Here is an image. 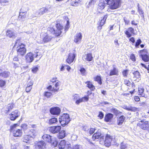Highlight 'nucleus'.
I'll return each mask as SVG.
<instances>
[{
  "label": "nucleus",
  "instance_id": "obj_1",
  "mask_svg": "<svg viewBox=\"0 0 149 149\" xmlns=\"http://www.w3.org/2000/svg\"><path fill=\"white\" fill-rule=\"evenodd\" d=\"M107 4L111 9H115L119 8L121 5V0H105Z\"/></svg>",
  "mask_w": 149,
  "mask_h": 149
},
{
  "label": "nucleus",
  "instance_id": "obj_2",
  "mask_svg": "<svg viewBox=\"0 0 149 149\" xmlns=\"http://www.w3.org/2000/svg\"><path fill=\"white\" fill-rule=\"evenodd\" d=\"M42 56H41L38 52H37L35 54H33L31 52H29L26 55L25 58L26 62L27 63H30L33 61L34 57L38 58L40 57L38 60H39Z\"/></svg>",
  "mask_w": 149,
  "mask_h": 149
},
{
  "label": "nucleus",
  "instance_id": "obj_3",
  "mask_svg": "<svg viewBox=\"0 0 149 149\" xmlns=\"http://www.w3.org/2000/svg\"><path fill=\"white\" fill-rule=\"evenodd\" d=\"M52 7L51 6L43 7L40 8L38 11L35 13L34 17L40 16L45 13H48L52 11Z\"/></svg>",
  "mask_w": 149,
  "mask_h": 149
},
{
  "label": "nucleus",
  "instance_id": "obj_4",
  "mask_svg": "<svg viewBox=\"0 0 149 149\" xmlns=\"http://www.w3.org/2000/svg\"><path fill=\"white\" fill-rule=\"evenodd\" d=\"M17 125V124H14L13 125L11 126L10 131L13 132L14 136H21L22 135V132L21 130L15 128Z\"/></svg>",
  "mask_w": 149,
  "mask_h": 149
},
{
  "label": "nucleus",
  "instance_id": "obj_5",
  "mask_svg": "<svg viewBox=\"0 0 149 149\" xmlns=\"http://www.w3.org/2000/svg\"><path fill=\"white\" fill-rule=\"evenodd\" d=\"M59 121L63 126L67 124L70 120L69 115L68 114H64L59 118Z\"/></svg>",
  "mask_w": 149,
  "mask_h": 149
},
{
  "label": "nucleus",
  "instance_id": "obj_6",
  "mask_svg": "<svg viewBox=\"0 0 149 149\" xmlns=\"http://www.w3.org/2000/svg\"><path fill=\"white\" fill-rule=\"evenodd\" d=\"M20 115V113L17 110L12 112L9 114L8 117L11 120H15Z\"/></svg>",
  "mask_w": 149,
  "mask_h": 149
},
{
  "label": "nucleus",
  "instance_id": "obj_7",
  "mask_svg": "<svg viewBox=\"0 0 149 149\" xmlns=\"http://www.w3.org/2000/svg\"><path fill=\"white\" fill-rule=\"evenodd\" d=\"M113 139L112 136L107 134L105 136V140L104 141L105 146L108 147L110 146Z\"/></svg>",
  "mask_w": 149,
  "mask_h": 149
},
{
  "label": "nucleus",
  "instance_id": "obj_8",
  "mask_svg": "<svg viewBox=\"0 0 149 149\" xmlns=\"http://www.w3.org/2000/svg\"><path fill=\"white\" fill-rule=\"evenodd\" d=\"M61 129V127L60 126H52L49 128V131L53 134L59 132Z\"/></svg>",
  "mask_w": 149,
  "mask_h": 149
},
{
  "label": "nucleus",
  "instance_id": "obj_9",
  "mask_svg": "<svg viewBox=\"0 0 149 149\" xmlns=\"http://www.w3.org/2000/svg\"><path fill=\"white\" fill-rule=\"evenodd\" d=\"M75 52V51H74V52L70 53L68 58L66 60V62L69 64L71 63L74 61L76 56V54L74 53Z\"/></svg>",
  "mask_w": 149,
  "mask_h": 149
},
{
  "label": "nucleus",
  "instance_id": "obj_10",
  "mask_svg": "<svg viewBox=\"0 0 149 149\" xmlns=\"http://www.w3.org/2000/svg\"><path fill=\"white\" fill-rule=\"evenodd\" d=\"M142 123L139 124V126L141 128L144 130L148 129L149 127V121H146L141 120Z\"/></svg>",
  "mask_w": 149,
  "mask_h": 149
},
{
  "label": "nucleus",
  "instance_id": "obj_11",
  "mask_svg": "<svg viewBox=\"0 0 149 149\" xmlns=\"http://www.w3.org/2000/svg\"><path fill=\"white\" fill-rule=\"evenodd\" d=\"M56 31L57 33H56V36H59L62 32V30L63 29V26L59 23H57L56 24Z\"/></svg>",
  "mask_w": 149,
  "mask_h": 149
},
{
  "label": "nucleus",
  "instance_id": "obj_12",
  "mask_svg": "<svg viewBox=\"0 0 149 149\" xmlns=\"http://www.w3.org/2000/svg\"><path fill=\"white\" fill-rule=\"evenodd\" d=\"M82 38V34L81 33H77L74 36V40L76 43H80Z\"/></svg>",
  "mask_w": 149,
  "mask_h": 149
},
{
  "label": "nucleus",
  "instance_id": "obj_13",
  "mask_svg": "<svg viewBox=\"0 0 149 149\" xmlns=\"http://www.w3.org/2000/svg\"><path fill=\"white\" fill-rule=\"evenodd\" d=\"M61 110L58 107L52 108L50 109V113L54 115H58L59 114Z\"/></svg>",
  "mask_w": 149,
  "mask_h": 149
},
{
  "label": "nucleus",
  "instance_id": "obj_14",
  "mask_svg": "<svg viewBox=\"0 0 149 149\" xmlns=\"http://www.w3.org/2000/svg\"><path fill=\"white\" fill-rule=\"evenodd\" d=\"M52 39L51 37L49 35L45 34L42 38V40L39 42L40 43H43L48 42L50 41Z\"/></svg>",
  "mask_w": 149,
  "mask_h": 149
},
{
  "label": "nucleus",
  "instance_id": "obj_15",
  "mask_svg": "<svg viewBox=\"0 0 149 149\" xmlns=\"http://www.w3.org/2000/svg\"><path fill=\"white\" fill-rule=\"evenodd\" d=\"M45 143L43 141H40L36 144L34 149H42L45 146Z\"/></svg>",
  "mask_w": 149,
  "mask_h": 149
},
{
  "label": "nucleus",
  "instance_id": "obj_16",
  "mask_svg": "<svg viewBox=\"0 0 149 149\" xmlns=\"http://www.w3.org/2000/svg\"><path fill=\"white\" fill-rule=\"evenodd\" d=\"M19 40H17L14 45V46H17V50L23 49V48H25V45L23 43L19 42Z\"/></svg>",
  "mask_w": 149,
  "mask_h": 149
},
{
  "label": "nucleus",
  "instance_id": "obj_17",
  "mask_svg": "<svg viewBox=\"0 0 149 149\" xmlns=\"http://www.w3.org/2000/svg\"><path fill=\"white\" fill-rule=\"evenodd\" d=\"M102 135L100 132H99L95 133L92 136V139L93 140H95L96 139H97L100 138V139H104V136H101Z\"/></svg>",
  "mask_w": 149,
  "mask_h": 149
},
{
  "label": "nucleus",
  "instance_id": "obj_18",
  "mask_svg": "<svg viewBox=\"0 0 149 149\" xmlns=\"http://www.w3.org/2000/svg\"><path fill=\"white\" fill-rule=\"evenodd\" d=\"M83 59L88 61H91L93 59L92 54L88 53L84 55L82 57Z\"/></svg>",
  "mask_w": 149,
  "mask_h": 149
},
{
  "label": "nucleus",
  "instance_id": "obj_19",
  "mask_svg": "<svg viewBox=\"0 0 149 149\" xmlns=\"http://www.w3.org/2000/svg\"><path fill=\"white\" fill-rule=\"evenodd\" d=\"M118 70L116 68L114 67L112 69L110 70L109 75L110 76L118 75Z\"/></svg>",
  "mask_w": 149,
  "mask_h": 149
},
{
  "label": "nucleus",
  "instance_id": "obj_20",
  "mask_svg": "<svg viewBox=\"0 0 149 149\" xmlns=\"http://www.w3.org/2000/svg\"><path fill=\"white\" fill-rule=\"evenodd\" d=\"M30 137L33 138L34 136L36 135V132L35 130H28L27 131V133H25Z\"/></svg>",
  "mask_w": 149,
  "mask_h": 149
},
{
  "label": "nucleus",
  "instance_id": "obj_21",
  "mask_svg": "<svg viewBox=\"0 0 149 149\" xmlns=\"http://www.w3.org/2000/svg\"><path fill=\"white\" fill-rule=\"evenodd\" d=\"M33 84V81H30L27 84V87L26 88V92H29L32 88V86Z\"/></svg>",
  "mask_w": 149,
  "mask_h": 149
},
{
  "label": "nucleus",
  "instance_id": "obj_22",
  "mask_svg": "<svg viewBox=\"0 0 149 149\" xmlns=\"http://www.w3.org/2000/svg\"><path fill=\"white\" fill-rule=\"evenodd\" d=\"M7 36L10 38H14L16 36V34L12 31L10 30H8L6 33Z\"/></svg>",
  "mask_w": 149,
  "mask_h": 149
},
{
  "label": "nucleus",
  "instance_id": "obj_23",
  "mask_svg": "<svg viewBox=\"0 0 149 149\" xmlns=\"http://www.w3.org/2000/svg\"><path fill=\"white\" fill-rule=\"evenodd\" d=\"M43 139L48 142H50L52 141L51 138L50 136L47 134H45L42 136Z\"/></svg>",
  "mask_w": 149,
  "mask_h": 149
},
{
  "label": "nucleus",
  "instance_id": "obj_24",
  "mask_svg": "<svg viewBox=\"0 0 149 149\" xmlns=\"http://www.w3.org/2000/svg\"><path fill=\"white\" fill-rule=\"evenodd\" d=\"M9 73L7 71L2 72V70L0 69V77L4 78L7 77L9 75Z\"/></svg>",
  "mask_w": 149,
  "mask_h": 149
},
{
  "label": "nucleus",
  "instance_id": "obj_25",
  "mask_svg": "<svg viewBox=\"0 0 149 149\" xmlns=\"http://www.w3.org/2000/svg\"><path fill=\"white\" fill-rule=\"evenodd\" d=\"M79 0H71L70 3V5L74 6H77L80 3Z\"/></svg>",
  "mask_w": 149,
  "mask_h": 149
},
{
  "label": "nucleus",
  "instance_id": "obj_26",
  "mask_svg": "<svg viewBox=\"0 0 149 149\" xmlns=\"http://www.w3.org/2000/svg\"><path fill=\"white\" fill-rule=\"evenodd\" d=\"M134 75L133 78L135 80L136 79H140L141 75L140 73L138 71H134L133 72Z\"/></svg>",
  "mask_w": 149,
  "mask_h": 149
},
{
  "label": "nucleus",
  "instance_id": "obj_27",
  "mask_svg": "<svg viewBox=\"0 0 149 149\" xmlns=\"http://www.w3.org/2000/svg\"><path fill=\"white\" fill-rule=\"evenodd\" d=\"M26 14L24 13H21V12H19V15L18 16V19L19 20H23L26 17Z\"/></svg>",
  "mask_w": 149,
  "mask_h": 149
},
{
  "label": "nucleus",
  "instance_id": "obj_28",
  "mask_svg": "<svg viewBox=\"0 0 149 149\" xmlns=\"http://www.w3.org/2000/svg\"><path fill=\"white\" fill-rule=\"evenodd\" d=\"M113 115L111 113H109L107 114L105 117L104 119L106 121L108 122L113 118Z\"/></svg>",
  "mask_w": 149,
  "mask_h": 149
},
{
  "label": "nucleus",
  "instance_id": "obj_29",
  "mask_svg": "<svg viewBox=\"0 0 149 149\" xmlns=\"http://www.w3.org/2000/svg\"><path fill=\"white\" fill-rule=\"evenodd\" d=\"M87 84V86L92 91H93L95 89V86L93 85L92 83L89 81H87L85 83Z\"/></svg>",
  "mask_w": 149,
  "mask_h": 149
},
{
  "label": "nucleus",
  "instance_id": "obj_30",
  "mask_svg": "<svg viewBox=\"0 0 149 149\" xmlns=\"http://www.w3.org/2000/svg\"><path fill=\"white\" fill-rule=\"evenodd\" d=\"M125 117L124 116H121L118 119L117 124L119 125H121L124 121Z\"/></svg>",
  "mask_w": 149,
  "mask_h": 149
},
{
  "label": "nucleus",
  "instance_id": "obj_31",
  "mask_svg": "<svg viewBox=\"0 0 149 149\" xmlns=\"http://www.w3.org/2000/svg\"><path fill=\"white\" fill-rule=\"evenodd\" d=\"M29 10V8L27 6L24 5L20 9V12L21 13H27V12Z\"/></svg>",
  "mask_w": 149,
  "mask_h": 149
},
{
  "label": "nucleus",
  "instance_id": "obj_32",
  "mask_svg": "<svg viewBox=\"0 0 149 149\" xmlns=\"http://www.w3.org/2000/svg\"><path fill=\"white\" fill-rule=\"evenodd\" d=\"M14 107V104H8L6 107V109L5 111V113H7L8 112L12 110L13 108Z\"/></svg>",
  "mask_w": 149,
  "mask_h": 149
},
{
  "label": "nucleus",
  "instance_id": "obj_33",
  "mask_svg": "<svg viewBox=\"0 0 149 149\" xmlns=\"http://www.w3.org/2000/svg\"><path fill=\"white\" fill-rule=\"evenodd\" d=\"M26 52V49L25 48H23V49L17 50V52L18 55L21 56L24 55L25 54Z\"/></svg>",
  "mask_w": 149,
  "mask_h": 149
},
{
  "label": "nucleus",
  "instance_id": "obj_34",
  "mask_svg": "<svg viewBox=\"0 0 149 149\" xmlns=\"http://www.w3.org/2000/svg\"><path fill=\"white\" fill-rule=\"evenodd\" d=\"M66 142L65 140L61 141L58 145L59 148L60 149H64L65 147Z\"/></svg>",
  "mask_w": 149,
  "mask_h": 149
},
{
  "label": "nucleus",
  "instance_id": "obj_35",
  "mask_svg": "<svg viewBox=\"0 0 149 149\" xmlns=\"http://www.w3.org/2000/svg\"><path fill=\"white\" fill-rule=\"evenodd\" d=\"M105 4L104 0H100L98 4L100 8L101 9H103L105 6Z\"/></svg>",
  "mask_w": 149,
  "mask_h": 149
},
{
  "label": "nucleus",
  "instance_id": "obj_36",
  "mask_svg": "<svg viewBox=\"0 0 149 149\" xmlns=\"http://www.w3.org/2000/svg\"><path fill=\"white\" fill-rule=\"evenodd\" d=\"M108 15H105L101 19L100 22V26H103L105 23Z\"/></svg>",
  "mask_w": 149,
  "mask_h": 149
},
{
  "label": "nucleus",
  "instance_id": "obj_37",
  "mask_svg": "<svg viewBox=\"0 0 149 149\" xmlns=\"http://www.w3.org/2000/svg\"><path fill=\"white\" fill-rule=\"evenodd\" d=\"M111 111L116 116L119 114H120L121 113H122V112H120L119 111L117 110L115 108L111 109Z\"/></svg>",
  "mask_w": 149,
  "mask_h": 149
},
{
  "label": "nucleus",
  "instance_id": "obj_38",
  "mask_svg": "<svg viewBox=\"0 0 149 149\" xmlns=\"http://www.w3.org/2000/svg\"><path fill=\"white\" fill-rule=\"evenodd\" d=\"M140 56L142 59L145 62H148L149 60V58L148 56L146 54H141Z\"/></svg>",
  "mask_w": 149,
  "mask_h": 149
},
{
  "label": "nucleus",
  "instance_id": "obj_39",
  "mask_svg": "<svg viewBox=\"0 0 149 149\" xmlns=\"http://www.w3.org/2000/svg\"><path fill=\"white\" fill-rule=\"evenodd\" d=\"M65 136V132L64 130H63L61 131L59 133V135L58 136V138L62 139L64 138Z\"/></svg>",
  "mask_w": 149,
  "mask_h": 149
},
{
  "label": "nucleus",
  "instance_id": "obj_40",
  "mask_svg": "<svg viewBox=\"0 0 149 149\" xmlns=\"http://www.w3.org/2000/svg\"><path fill=\"white\" fill-rule=\"evenodd\" d=\"M144 89L143 88H138V91L139 94L141 95L142 97H146V96L145 95V94L143 93Z\"/></svg>",
  "mask_w": 149,
  "mask_h": 149
},
{
  "label": "nucleus",
  "instance_id": "obj_41",
  "mask_svg": "<svg viewBox=\"0 0 149 149\" xmlns=\"http://www.w3.org/2000/svg\"><path fill=\"white\" fill-rule=\"evenodd\" d=\"M57 121V118H52L49 120L48 123L50 125H52L56 123Z\"/></svg>",
  "mask_w": 149,
  "mask_h": 149
},
{
  "label": "nucleus",
  "instance_id": "obj_42",
  "mask_svg": "<svg viewBox=\"0 0 149 149\" xmlns=\"http://www.w3.org/2000/svg\"><path fill=\"white\" fill-rule=\"evenodd\" d=\"M30 138V137L27 134L24 135L22 138L23 141L24 142L27 143L28 141H29Z\"/></svg>",
  "mask_w": 149,
  "mask_h": 149
},
{
  "label": "nucleus",
  "instance_id": "obj_43",
  "mask_svg": "<svg viewBox=\"0 0 149 149\" xmlns=\"http://www.w3.org/2000/svg\"><path fill=\"white\" fill-rule=\"evenodd\" d=\"M97 0H91L88 3L87 7L89 8L93 6L96 2Z\"/></svg>",
  "mask_w": 149,
  "mask_h": 149
},
{
  "label": "nucleus",
  "instance_id": "obj_44",
  "mask_svg": "<svg viewBox=\"0 0 149 149\" xmlns=\"http://www.w3.org/2000/svg\"><path fill=\"white\" fill-rule=\"evenodd\" d=\"M59 85L60 84L59 82H57L56 83L55 85L56 88H53L52 91L54 92L58 91L59 89Z\"/></svg>",
  "mask_w": 149,
  "mask_h": 149
},
{
  "label": "nucleus",
  "instance_id": "obj_45",
  "mask_svg": "<svg viewBox=\"0 0 149 149\" xmlns=\"http://www.w3.org/2000/svg\"><path fill=\"white\" fill-rule=\"evenodd\" d=\"M95 81H97L100 85L102 84L101 78L100 76H97L94 79Z\"/></svg>",
  "mask_w": 149,
  "mask_h": 149
},
{
  "label": "nucleus",
  "instance_id": "obj_46",
  "mask_svg": "<svg viewBox=\"0 0 149 149\" xmlns=\"http://www.w3.org/2000/svg\"><path fill=\"white\" fill-rule=\"evenodd\" d=\"M21 127L24 130V133H27V131H28L27 130L28 128V125L26 124H23L22 125Z\"/></svg>",
  "mask_w": 149,
  "mask_h": 149
},
{
  "label": "nucleus",
  "instance_id": "obj_47",
  "mask_svg": "<svg viewBox=\"0 0 149 149\" xmlns=\"http://www.w3.org/2000/svg\"><path fill=\"white\" fill-rule=\"evenodd\" d=\"M120 149H127L128 146L127 144L122 142L120 144Z\"/></svg>",
  "mask_w": 149,
  "mask_h": 149
},
{
  "label": "nucleus",
  "instance_id": "obj_48",
  "mask_svg": "<svg viewBox=\"0 0 149 149\" xmlns=\"http://www.w3.org/2000/svg\"><path fill=\"white\" fill-rule=\"evenodd\" d=\"M125 109L128 111H136V108L132 107H126Z\"/></svg>",
  "mask_w": 149,
  "mask_h": 149
},
{
  "label": "nucleus",
  "instance_id": "obj_49",
  "mask_svg": "<svg viewBox=\"0 0 149 149\" xmlns=\"http://www.w3.org/2000/svg\"><path fill=\"white\" fill-rule=\"evenodd\" d=\"M80 71L82 75H85L86 74V70L84 68H81Z\"/></svg>",
  "mask_w": 149,
  "mask_h": 149
},
{
  "label": "nucleus",
  "instance_id": "obj_50",
  "mask_svg": "<svg viewBox=\"0 0 149 149\" xmlns=\"http://www.w3.org/2000/svg\"><path fill=\"white\" fill-rule=\"evenodd\" d=\"M50 142L52 143V146L54 147L56 146L58 143L57 141L56 140H52V141Z\"/></svg>",
  "mask_w": 149,
  "mask_h": 149
},
{
  "label": "nucleus",
  "instance_id": "obj_51",
  "mask_svg": "<svg viewBox=\"0 0 149 149\" xmlns=\"http://www.w3.org/2000/svg\"><path fill=\"white\" fill-rule=\"evenodd\" d=\"M141 41L140 39L138 40L136 43L135 47L137 48L139 47V45L141 43Z\"/></svg>",
  "mask_w": 149,
  "mask_h": 149
},
{
  "label": "nucleus",
  "instance_id": "obj_52",
  "mask_svg": "<svg viewBox=\"0 0 149 149\" xmlns=\"http://www.w3.org/2000/svg\"><path fill=\"white\" fill-rule=\"evenodd\" d=\"M128 70H124L122 72V74L124 77H127V74H128Z\"/></svg>",
  "mask_w": 149,
  "mask_h": 149
},
{
  "label": "nucleus",
  "instance_id": "obj_53",
  "mask_svg": "<svg viewBox=\"0 0 149 149\" xmlns=\"http://www.w3.org/2000/svg\"><path fill=\"white\" fill-rule=\"evenodd\" d=\"M138 11L140 14H143V11L142 9L139 7V4L138 3Z\"/></svg>",
  "mask_w": 149,
  "mask_h": 149
},
{
  "label": "nucleus",
  "instance_id": "obj_54",
  "mask_svg": "<svg viewBox=\"0 0 149 149\" xmlns=\"http://www.w3.org/2000/svg\"><path fill=\"white\" fill-rule=\"evenodd\" d=\"M52 93L50 92H45L44 95L45 96L47 97H49L52 95Z\"/></svg>",
  "mask_w": 149,
  "mask_h": 149
},
{
  "label": "nucleus",
  "instance_id": "obj_55",
  "mask_svg": "<svg viewBox=\"0 0 149 149\" xmlns=\"http://www.w3.org/2000/svg\"><path fill=\"white\" fill-rule=\"evenodd\" d=\"M50 31L51 33L53 34H54L56 36V33H57L56 30L53 29V28H50L49 30Z\"/></svg>",
  "mask_w": 149,
  "mask_h": 149
},
{
  "label": "nucleus",
  "instance_id": "obj_56",
  "mask_svg": "<svg viewBox=\"0 0 149 149\" xmlns=\"http://www.w3.org/2000/svg\"><path fill=\"white\" fill-rule=\"evenodd\" d=\"M69 21L68 20L67 21V24H66L65 26V32H66V31H67L68 30V29L69 28Z\"/></svg>",
  "mask_w": 149,
  "mask_h": 149
},
{
  "label": "nucleus",
  "instance_id": "obj_57",
  "mask_svg": "<svg viewBox=\"0 0 149 149\" xmlns=\"http://www.w3.org/2000/svg\"><path fill=\"white\" fill-rule=\"evenodd\" d=\"M38 70V69L37 67H34L32 68V71L33 73H36Z\"/></svg>",
  "mask_w": 149,
  "mask_h": 149
},
{
  "label": "nucleus",
  "instance_id": "obj_58",
  "mask_svg": "<svg viewBox=\"0 0 149 149\" xmlns=\"http://www.w3.org/2000/svg\"><path fill=\"white\" fill-rule=\"evenodd\" d=\"M124 82V84L127 86H129L130 85V82L128 80L125 79Z\"/></svg>",
  "mask_w": 149,
  "mask_h": 149
},
{
  "label": "nucleus",
  "instance_id": "obj_59",
  "mask_svg": "<svg viewBox=\"0 0 149 149\" xmlns=\"http://www.w3.org/2000/svg\"><path fill=\"white\" fill-rule=\"evenodd\" d=\"M77 138V136L75 134H73L71 136V139L74 141L76 140Z\"/></svg>",
  "mask_w": 149,
  "mask_h": 149
},
{
  "label": "nucleus",
  "instance_id": "obj_60",
  "mask_svg": "<svg viewBox=\"0 0 149 149\" xmlns=\"http://www.w3.org/2000/svg\"><path fill=\"white\" fill-rule=\"evenodd\" d=\"M83 101H84V100H83V99H82V98L79 99L77 100L76 101V103L77 104H79L80 103Z\"/></svg>",
  "mask_w": 149,
  "mask_h": 149
},
{
  "label": "nucleus",
  "instance_id": "obj_61",
  "mask_svg": "<svg viewBox=\"0 0 149 149\" xmlns=\"http://www.w3.org/2000/svg\"><path fill=\"white\" fill-rule=\"evenodd\" d=\"M125 33L127 35V36L128 38L132 36L131 33L129 32L128 30L125 31Z\"/></svg>",
  "mask_w": 149,
  "mask_h": 149
},
{
  "label": "nucleus",
  "instance_id": "obj_62",
  "mask_svg": "<svg viewBox=\"0 0 149 149\" xmlns=\"http://www.w3.org/2000/svg\"><path fill=\"white\" fill-rule=\"evenodd\" d=\"M130 58L133 61H136L135 56L133 54H132L130 55Z\"/></svg>",
  "mask_w": 149,
  "mask_h": 149
},
{
  "label": "nucleus",
  "instance_id": "obj_63",
  "mask_svg": "<svg viewBox=\"0 0 149 149\" xmlns=\"http://www.w3.org/2000/svg\"><path fill=\"white\" fill-rule=\"evenodd\" d=\"M5 84V82L4 81L0 80V86L2 87L3 86H4Z\"/></svg>",
  "mask_w": 149,
  "mask_h": 149
},
{
  "label": "nucleus",
  "instance_id": "obj_64",
  "mask_svg": "<svg viewBox=\"0 0 149 149\" xmlns=\"http://www.w3.org/2000/svg\"><path fill=\"white\" fill-rule=\"evenodd\" d=\"M80 146L76 145L73 146L72 149H79Z\"/></svg>",
  "mask_w": 149,
  "mask_h": 149
}]
</instances>
